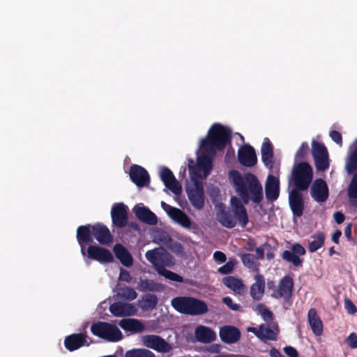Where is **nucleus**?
Listing matches in <instances>:
<instances>
[{
	"label": "nucleus",
	"mask_w": 357,
	"mask_h": 357,
	"mask_svg": "<svg viewBox=\"0 0 357 357\" xmlns=\"http://www.w3.org/2000/svg\"><path fill=\"white\" fill-rule=\"evenodd\" d=\"M232 212L236 221L242 227H245L249 221L246 208L241 199L232 196L230 199Z\"/></svg>",
	"instance_id": "14"
},
{
	"label": "nucleus",
	"mask_w": 357,
	"mask_h": 357,
	"mask_svg": "<svg viewBox=\"0 0 357 357\" xmlns=\"http://www.w3.org/2000/svg\"><path fill=\"white\" fill-rule=\"evenodd\" d=\"M261 160L264 165L270 169L273 167V153H261Z\"/></svg>",
	"instance_id": "48"
},
{
	"label": "nucleus",
	"mask_w": 357,
	"mask_h": 357,
	"mask_svg": "<svg viewBox=\"0 0 357 357\" xmlns=\"http://www.w3.org/2000/svg\"><path fill=\"white\" fill-rule=\"evenodd\" d=\"M161 207L170 218H172L173 216V214H174L176 211H177V210L178 209V208L167 204L165 202H161Z\"/></svg>",
	"instance_id": "56"
},
{
	"label": "nucleus",
	"mask_w": 357,
	"mask_h": 357,
	"mask_svg": "<svg viewBox=\"0 0 357 357\" xmlns=\"http://www.w3.org/2000/svg\"><path fill=\"white\" fill-rule=\"evenodd\" d=\"M171 218L184 228L190 229L191 227V219L184 211L179 208L174 214H173V216Z\"/></svg>",
	"instance_id": "37"
},
{
	"label": "nucleus",
	"mask_w": 357,
	"mask_h": 357,
	"mask_svg": "<svg viewBox=\"0 0 357 357\" xmlns=\"http://www.w3.org/2000/svg\"><path fill=\"white\" fill-rule=\"evenodd\" d=\"M188 198L192 206L197 210H202L204 206V190L203 183L199 180L194 181V187L186 189Z\"/></svg>",
	"instance_id": "7"
},
{
	"label": "nucleus",
	"mask_w": 357,
	"mask_h": 357,
	"mask_svg": "<svg viewBox=\"0 0 357 357\" xmlns=\"http://www.w3.org/2000/svg\"><path fill=\"white\" fill-rule=\"evenodd\" d=\"M266 197L268 201L276 200L280 194V182L278 178L269 175L265 185Z\"/></svg>",
	"instance_id": "25"
},
{
	"label": "nucleus",
	"mask_w": 357,
	"mask_h": 357,
	"mask_svg": "<svg viewBox=\"0 0 357 357\" xmlns=\"http://www.w3.org/2000/svg\"><path fill=\"white\" fill-rule=\"evenodd\" d=\"M329 136L339 146L341 147L342 146V137L339 131L331 130L329 132Z\"/></svg>",
	"instance_id": "50"
},
{
	"label": "nucleus",
	"mask_w": 357,
	"mask_h": 357,
	"mask_svg": "<svg viewBox=\"0 0 357 357\" xmlns=\"http://www.w3.org/2000/svg\"><path fill=\"white\" fill-rule=\"evenodd\" d=\"M234 264L232 261H227L223 266H220L218 268V272L220 273L224 274V275L229 274V273H231V271L234 269Z\"/></svg>",
	"instance_id": "51"
},
{
	"label": "nucleus",
	"mask_w": 357,
	"mask_h": 357,
	"mask_svg": "<svg viewBox=\"0 0 357 357\" xmlns=\"http://www.w3.org/2000/svg\"><path fill=\"white\" fill-rule=\"evenodd\" d=\"M119 325L123 330L132 333H141L144 329L142 321L135 319H123L120 321Z\"/></svg>",
	"instance_id": "32"
},
{
	"label": "nucleus",
	"mask_w": 357,
	"mask_h": 357,
	"mask_svg": "<svg viewBox=\"0 0 357 357\" xmlns=\"http://www.w3.org/2000/svg\"><path fill=\"white\" fill-rule=\"evenodd\" d=\"M345 169L349 174H351L357 170V139L354 141V149L347 159Z\"/></svg>",
	"instance_id": "33"
},
{
	"label": "nucleus",
	"mask_w": 357,
	"mask_h": 357,
	"mask_svg": "<svg viewBox=\"0 0 357 357\" xmlns=\"http://www.w3.org/2000/svg\"><path fill=\"white\" fill-rule=\"evenodd\" d=\"M271 249V245L268 243H264L262 246L257 248L255 249V252L257 256L255 257L257 260H262L264 258V249Z\"/></svg>",
	"instance_id": "49"
},
{
	"label": "nucleus",
	"mask_w": 357,
	"mask_h": 357,
	"mask_svg": "<svg viewBox=\"0 0 357 357\" xmlns=\"http://www.w3.org/2000/svg\"><path fill=\"white\" fill-rule=\"evenodd\" d=\"M128 208L123 203H115L111 209L112 224L118 228H123L128 224Z\"/></svg>",
	"instance_id": "8"
},
{
	"label": "nucleus",
	"mask_w": 357,
	"mask_h": 357,
	"mask_svg": "<svg viewBox=\"0 0 357 357\" xmlns=\"http://www.w3.org/2000/svg\"><path fill=\"white\" fill-rule=\"evenodd\" d=\"M158 297L155 294H146L143 298L142 307L144 310H153L158 304Z\"/></svg>",
	"instance_id": "43"
},
{
	"label": "nucleus",
	"mask_w": 357,
	"mask_h": 357,
	"mask_svg": "<svg viewBox=\"0 0 357 357\" xmlns=\"http://www.w3.org/2000/svg\"><path fill=\"white\" fill-rule=\"evenodd\" d=\"M222 282L227 287L238 294H242L246 290L245 285L243 284V281L234 276L225 277L223 278Z\"/></svg>",
	"instance_id": "30"
},
{
	"label": "nucleus",
	"mask_w": 357,
	"mask_h": 357,
	"mask_svg": "<svg viewBox=\"0 0 357 357\" xmlns=\"http://www.w3.org/2000/svg\"><path fill=\"white\" fill-rule=\"evenodd\" d=\"M231 130L220 123H214L208 130V137L201 142V147L208 150H223L231 141Z\"/></svg>",
	"instance_id": "2"
},
{
	"label": "nucleus",
	"mask_w": 357,
	"mask_h": 357,
	"mask_svg": "<svg viewBox=\"0 0 357 357\" xmlns=\"http://www.w3.org/2000/svg\"><path fill=\"white\" fill-rule=\"evenodd\" d=\"M344 307L350 314H354L357 312L356 305L349 298L344 300Z\"/></svg>",
	"instance_id": "54"
},
{
	"label": "nucleus",
	"mask_w": 357,
	"mask_h": 357,
	"mask_svg": "<svg viewBox=\"0 0 357 357\" xmlns=\"http://www.w3.org/2000/svg\"><path fill=\"white\" fill-rule=\"evenodd\" d=\"M158 273L160 275L164 276L165 278L170 280L172 281L182 282L183 279V277L171 271H169L166 268H160Z\"/></svg>",
	"instance_id": "45"
},
{
	"label": "nucleus",
	"mask_w": 357,
	"mask_h": 357,
	"mask_svg": "<svg viewBox=\"0 0 357 357\" xmlns=\"http://www.w3.org/2000/svg\"><path fill=\"white\" fill-rule=\"evenodd\" d=\"M261 317L266 321H271L273 319V313L272 312L266 308L261 314Z\"/></svg>",
	"instance_id": "62"
},
{
	"label": "nucleus",
	"mask_w": 357,
	"mask_h": 357,
	"mask_svg": "<svg viewBox=\"0 0 357 357\" xmlns=\"http://www.w3.org/2000/svg\"><path fill=\"white\" fill-rule=\"evenodd\" d=\"M90 329L93 335L108 342H118L123 337L120 329L116 326L108 322L98 321L93 323Z\"/></svg>",
	"instance_id": "5"
},
{
	"label": "nucleus",
	"mask_w": 357,
	"mask_h": 357,
	"mask_svg": "<svg viewBox=\"0 0 357 357\" xmlns=\"http://www.w3.org/2000/svg\"><path fill=\"white\" fill-rule=\"evenodd\" d=\"M217 220L227 228H234L236 225V220L233 217L230 211L224 208L219 209L217 213Z\"/></svg>",
	"instance_id": "31"
},
{
	"label": "nucleus",
	"mask_w": 357,
	"mask_h": 357,
	"mask_svg": "<svg viewBox=\"0 0 357 357\" xmlns=\"http://www.w3.org/2000/svg\"><path fill=\"white\" fill-rule=\"evenodd\" d=\"M312 154L313 158H315L328 155V153L326 146L323 143L313 140L312 143Z\"/></svg>",
	"instance_id": "40"
},
{
	"label": "nucleus",
	"mask_w": 357,
	"mask_h": 357,
	"mask_svg": "<svg viewBox=\"0 0 357 357\" xmlns=\"http://www.w3.org/2000/svg\"><path fill=\"white\" fill-rule=\"evenodd\" d=\"M198 166L205 172L210 171L212 168V160L207 155H202L198 158Z\"/></svg>",
	"instance_id": "46"
},
{
	"label": "nucleus",
	"mask_w": 357,
	"mask_h": 357,
	"mask_svg": "<svg viewBox=\"0 0 357 357\" xmlns=\"http://www.w3.org/2000/svg\"><path fill=\"white\" fill-rule=\"evenodd\" d=\"M195 337L197 340L203 343H211L215 340V333L210 328L199 326L196 328Z\"/></svg>",
	"instance_id": "28"
},
{
	"label": "nucleus",
	"mask_w": 357,
	"mask_h": 357,
	"mask_svg": "<svg viewBox=\"0 0 357 357\" xmlns=\"http://www.w3.org/2000/svg\"><path fill=\"white\" fill-rule=\"evenodd\" d=\"M131 279L132 277L128 271L123 269L121 270L119 275L120 280L130 282L131 281Z\"/></svg>",
	"instance_id": "59"
},
{
	"label": "nucleus",
	"mask_w": 357,
	"mask_h": 357,
	"mask_svg": "<svg viewBox=\"0 0 357 357\" xmlns=\"http://www.w3.org/2000/svg\"><path fill=\"white\" fill-rule=\"evenodd\" d=\"M171 303L177 312L187 315H203L208 311V305L204 301L191 296L174 298Z\"/></svg>",
	"instance_id": "3"
},
{
	"label": "nucleus",
	"mask_w": 357,
	"mask_h": 357,
	"mask_svg": "<svg viewBox=\"0 0 357 357\" xmlns=\"http://www.w3.org/2000/svg\"><path fill=\"white\" fill-rule=\"evenodd\" d=\"M137 289L140 291H159L161 289V284L152 280H140L137 284Z\"/></svg>",
	"instance_id": "36"
},
{
	"label": "nucleus",
	"mask_w": 357,
	"mask_h": 357,
	"mask_svg": "<svg viewBox=\"0 0 357 357\" xmlns=\"http://www.w3.org/2000/svg\"><path fill=\"white\" fill-rule=\"evenodd\" d=\"M145 257L157 272H159L160 268H165L166 266L171 267L175 264L172 255L166 251H159L157 249L148 250Z\"/></svg>",
	"instance_id": "6"
},
{
	"label": "nucleus",
	"mask_w": 357,
	"mask_h": 357,
	"mask_svg": "<svg viewBox=\"0 0 357 357\" xmlns=\"http://www.w3.org/2000/svg\"><path fill=\"white\" fill-rule=\"evenodd\" d=\"M293 288V278L289 275H286L280 280L278 290L275 291V292H272L271 296L276 299L282 298L284 300L288 301L292 296Z\"/></svg>",
	"instance_id": "9"
},
{
	"label": "nucleus",
	"mask_w": 357,
	"mask_h": 357,
	"mask_svg": "<svg viewBox=\"0 0 357 357\" xmlns=\"http://www.w3.org/2000/svg\"><path fill=\"white\" fill-rule=\"evenodd\" d=\"M129 174L132 182L139 188L147 186L150 183V176L148 172L139 165H132L130 168Z\"/></svg>",
	"instance_id": "16"
},
{
	"label": "nucleus",
	"mask_w": 357,
	"mask_h": 357,
	"mask_svg": "<svg viewBox=\"0 0 357 357\" xmlns=\"http://www.w3.org/2000/svg\"><path fill=\"white\" fill-rule=\"evenodd\" d=\"M310 195L317 202L322 203L326 202L329 196L326 182L322 178L315 179L310 188Z\"/></svg>",
	"instance_id": "11"
},
{
	"label": "nucleus",
	"mask_w": 357,
	"mask_h": 357,
	"mask_svg": "<svg viewBox=\"0 0 357 357\" xmlns=\"http://www.w3.org/2000/svg\"><path fill=\"white\" fill-rule=\"evenodd\" d=\"M109 311L115 317H123L134 315L137 309L131 303L115 302L110 305Z\"/></svg>",
	"instance_id": "22"
},
{
	"label": "nucleus",
	"mask_w": 357,
	"mask_h": 357,
	"mask_svg": "<svg viewBox=\"0 0 357 357\" xmlns=\"http://www.w3.org/2000/svg\"><path fill=\"white\" fill-rule=\"evenodd\" d=\"M308 150V144L306 142H303L295 154V161H300L305 159Z\"/></svg>",
	"instance_id": "47"
},
{
	"label": "nucleus",
	"mask_w": 357,
	"mask_h": 357,
	"mask_svg": "<svg viewBox=\"0 0 357 357\" xmlns=\"http://www.w3.org/2000/svg\"><path fill=\"white\" fill-rule=\"evenodd\" d=\"M125 357H155L154 354L146 349H134L127 351Z\"/></svg>",
	"instance_id": "41"
},
{
	"label": "nucleus",
	"mask_w": 357,
	"mask_h": 357,
	"mask_svg": "<svg viewBox=\"0 0 357 357\" xmlns=\"http://www.w3.org/2000/svg\"><path fill=\"white\" fill-rule=\"evenodd\" d=\"M333 218L337 224H342L345 219L344 215L340 211H336L333 214Z\"/></svg>",
	"instance_id": "61"
},
{
	"label": "nucleus",
	"mask_w": 357,
	"mask_h": 357,
	"mask_svg": "<svg viewBox=\"0 0 357 357\" xmlns=\"http://www.w3.org/2000/svg\"><path fill=\"white\" fill-rule=\"evenodd\" d=\"M238 162L245 167H251L257 162V158L255 149L250 144L241 146L238 151Z\"/></svg>",
	"instance_id": "15"
},
{
	"label": "nucleus",
	"mask_w": 357,
	"mask_h": 357,
	"mask_svg": "<svg viewBox=\"0 0 357 357\" xmlns=\"http://www.w3.org/2000/svg\"><path fill=\"white\" fill-rule=\"evenodd\" d=\"M305 254V248L299 243H295L292 245L291 251L284 250L282 254L284 260L291 263L294 266H302L303 260L299 256Z\"/></svg>",
	"instance_id": "20"
},
{
	"label": "nucleus",
	"mask_w": 357,
	"mask_h": 357,
	"mask_svg": "<svg viewBox=\"0 0 357 357\" xmlns=\"http://www.w3.org/2000/svg\"><path fill=\"white\" fill-rule=\"evenodd\" d=\"M255 282L251 285L250 294L255 301H260L265 291V278L263 275L257 273L255 277Z\"/></svg>",
	"instance_id": "26"
},
{
	"label": "nucleus",
	"mask_w": 357,
	"mask_h": 357,
	"mask_svg": "<svg viewBox=\"0 0 357 357\" xmlns=\"http://www.w3.org/2000/svg\"><path fill=\"white\" fill-rule=\"evenodd\" d=\"M301 190L292 189L289 193V204L294 216L301 217L305 209V203Z\"/></svg>",
	"instance_id": "12"
},
{
	"label": "nucleus",
	"mask_w": 357,
	"mask_h": 357,
	"mask_svg": "<svg viewBox=\"0 0 357 357\" xmlns=\"http://www.w3.org/2000/svg\"><path fill=\"white\" fill-rule=\"evenodd\" d=\"M160 176L167 188L175 195H179L181 193V185L177 181L172 172L169 168L166 167H162L161 169Z\"/></svg>",
	"instance_id": "19"
},
{
	"label": "nucleus",
	"mask_w": 357,
	"mask_h": 357,
	"mask_svg": "<svg viewBox=\"0 0 357 357\" xmlns=\"http://www.w3.org/2000/svg\"><path fill=\"white\" fill-rule=\"evenodd\" d=\"M213 258L215 261L223 263L226 261V255L221 251H215L213 254Z\"/></svg>",
	"instance_id": "60"
},
{
	"label": "nucleus",
	"mask_w": 357,
	"mask_h": 357,
	"mask_svg": "<svg viewBox=\"0 0 357 357\" xmlns=\"http://www.w3.org/2000/svg\"><path fill=\"white\" fill-rule=\"evenodd\" d=\"M345 342L351 349H357V335L351 333L345 340Z\"/></svg>",
	"instance_id": "52"
},
{
	"label": "nucleus",
	"mask_w": 357,
	"mask_h": 357,
	"mask_svg": "<svg viewBox=\"0 0 357 357\" xmlns=\"http://www.w3.org/2000/svg\"><path fill=\"white\" fill-rule=\"evenodd\" d=\"M220 337L227 344L237 342L241 338V331L238 328L232 326H225L220 329Z\"/></svg>",
	"instance_id": "24"
},
{
	"label": "nucleus",
	"mask_w": 357,
	"mask_h": 357,
	"mask_svg": "<svg viewBox=\"0 0 357 357\" xmlns=\"http://www.w3.org/2000/svg\"><path fill=\"white\" fill-rule=\"evenodd\" d=\"M133 211L138 220L149 225H155L158 223V218L149 208L144 206L136 205Z\"/></svg>",
	"instance_id": "23"
},
{
	"label": "nucleus",
	"mask_w": 357,
	"mask_h": 357,
	"mask_svg": "<svg viewBox=\"0 0 357 357\" xmlns=\"http://www.w3.org/2000/svg\"><path fill=\"white\" fill-rule=\"evenodd\" d=\"M118 295L121 298L128 300V301H133L137 296V294L135 291V290L134 289L128 287L119 288L118 289Z\"/></svg>",
	"instance_id": "42"
},
{
	"label": "nucleus",
	"mask_w": 357,
	"mask_h": 357,
	"mask_svg": "<svg viewBox=\"0 0 357 357\" xmlns=\"http://www.w3.org/2000/svg\"><path fill=\"white\" fill-rule=\"evenodd\" d=\"M222 302L232 310L236 311L238 310L240 308V305L238 304L234 303L232 299L229 296L223 298Z\"/></svg>",
	"instance_id": "57"
},
{
	"label": "nucleus",
	"mask_w": 357,
	"mask_h": 357,
	"mask_svg": "<svg viewBox=\"0 0 357 357\" xmlns=\"http://www.w3.org/2000/svg\"><path fill=\"white\" fill-rule=\"evenodd\" d=\"M93 238L101 245H110L113 242V236L109 229L103 224L96 223L92 225Z\"/></svg>",
	"instance_id": "21"
},
{
	"label": "nucleus",
	"mask_w": 357,
	"mask_h": 357,
	"mask_svg": "<svg viewBox=\"0 0 357 357\" xmlns=\"http://www.w3.org/2000/svg\"><path fill=\"white\" fill-rule=\"evenodd\" d=\"M114 252L116 257L125 266L129 267L133 264V258L126 248L120 243L114 246Z\"/></svg>",
	"instance_id": "29"
},
{
	"label": "nucleus",
	"mask_w": 357,
	"mask_h": 357,
	"mask_svg": "<svg viewBox=\"0 0 357 357\" xmlns=\"http://www.w3.org/2000/svg\"><path fill=\"white\" fill-rule=\"evenodd\" d=\"M86 252L91 259L101 264L111 263L114 261L112 252L107 248L98 245H89Z\"/></svg>",
	"instance_id": "10"
},
{
	"label": "nucleus",
	"mask_w": 357,
	"mask_h": 357,
	"mask_svg": "<svg viewBox=\"0 0 357 357\" xmlns=\"http://www.w3.org/2000/svg\"><path fill=\"white\" fill-rule=\"evenodd\" d=\"M144 344L158 352L167 353L172 349V347L162 337L155 335H147L143 337Z\"/></svg>",
	"instance_id": "13"
},
{
	"label": "nucleus",
	"mask_w": 357,
	"mask_h": 357,
	"mask_svg": "<svg viewBox=\"0 0 357 357\" xmlns=\"http://www.w3.org/2000/svg\"><path fill=\"white\" fill-rule=\"evenodd\" d=\"M161 207L170 218H172L173 216V214H174L176 211H177V210L178 209V208L167 204L165 202H161Z\"/></svg>",
	"instance_id": "55"
},
{
	"label": "nucleus",
	"mask_w": 357,
	"mask_h": 357,
	"mask_svg": "<svg viewBox=\"0 0 357 357\" xmlns=\"http://www.w3.org/2000/svg\"><path fill=\"white\" fill-rule=\"evenodd\" d=\"M238 256L241 257L245 267L251 269L252 271L259 272L260 264L255 255L250 253H243L239 254Z\"/></svg>",
	"instance_id": "34"
},
{
	"label": "nucleus",
	"mask_w": 357,
	"mask_h": 357,
	"mask_svg": "<svg viewBox=\"0 0 357 357\" xmlns=\"http://www.w3.org/2000/svg\"><path fill=\"white\" fill-rule=\"evenodd\" d=\"M77 240L80 246L82 255L85 256L86 245L93 241L92 225L89 224L79 226L77 229Z\"/></svg>",
	"instance_id": "18"
},
{
	"label": "nucleus",
	"mask_w": 357,
	"mask_h": 357,
	"mask_svg": "<svg viewBox=\"0 0 357 357\" xmlns=\"http://www.w3.org/2000/svg\"><path fill=\"white\" fill-rule=\"evenodd\" d=\"M261 153H273V146L268 138H265L262 144Z\"/></svg>",
	"instance_id": "53"
},
{
	"label": "nucleus",
	"mask_w": 357,
	"mask_h": 357,
	"mask_svg": "<svg viewBox=\"0 0 357 357\" xmlns=\"http://www.w3.org/2000/svg\"><path fill=\"white\" fill-rule=\"evenodd\" d=\"M351 227H352V224L349 223L347 225V227L344 229V235H345L346 238L348 239V241L352 240Z\"/></svg>",
	"instance_id": "63"
},
{
	"label": "nucleus",
	"mask_w": 357,
	"mask_h": 357,
	"mask_svg": "<svg viewBox=\"0 0 357 357\" xmlns=\"http://www.w3.org/2000/svg\"><path fill=\"white\" fill-rule=\"evenodd\" d=\"M314 165L317 171H326L329 167L328 154L314 158Z\"/></svg>",
	"instance_id": "44"
},
{
	"label": "nucleus",
	"mask_w": 357,
	"mask_h": 357,
	"mask_svg": "<svg viewBox=\"0 0 357 357\" xmlns=\"http://www.w3.org/2000/svg\"><path fill=\"white\" fill-rule=\"evenodd\" d=\"M237 195L245 204L250 201L259 204L264 199L262 185L257 176L250 172L241 174L237 170L229 172Z\"/></svg>",
	"instance_id": "1"
},
{
	"label": "nucleus",
	"mask_w": 357,
	"mask_h": 357,
	"mask_svg": "<svg viewBox=\"0 0 357 357\" xmlns=\"http://www.w3.org/2000/svg\"><path fill=\"white\" fill-rule=\"evenodd\" d=\"M261 335L260 336V340H277L278 335L279 333V330L278 326L275 328V330H272L268 326H266L264 324H261Z\"/></svg>",
	"instance_id": "39"
},
{
	"label": "nucleus",
	"mask_w": 357,
	"mask_h": 357,
	"mask_svg": "<svg viewBox=\"0 0 357 357\" xmlns=\"http://www.w3.org/2000/svg\"><path fill=\"white\" fill-rule=\"evenodd\" d=\"M347 194L350 204L357 207V173L354 175L348 186Z\"/></svg>",
	"instance_id": "38"
},
{
	"label": "nucleus",
	"mask_w": 357,
	"mask_h": 357,
	"mask_svg": "<svg viewBox=\"0 0 357 357\" xmlns=\"http://www.w3.org/2000/svg\"><path fill=\"white\" fill-rule=\"evenodd\" d=\"M312 178L313 170L311 165L308 162H301L294 165L289 183L291 184L292 181L294 188L305 191L308 189Z\"/></svg>",
	"instance_id": "4"
},
{
	"label": "nucleus",
	"mask_w": 357,
	"mask_h": 357,
	"mask_svg": "<svg viewBox=\"0 0 357 357\" xmlns=\"http://www.w3.org/2000/svg\"><path fill=\"white\" fill-rule=\"evenodd\" d=\"M269 354H270V356L271 357H284V356H282L280 352L277 349H275V347H273L271 349L270 351H269Z\"/></svg>",
	"instance_id": "64"
},
{
	"label": "nucleus",
	"mask_w": 357,
	"mask_h": 357,
	"mask_svg": "<svg viewBox=\"0 0 357 357\" xmlns=\"http://www.w3.org/2000/svg\"><path fill=\"white\" fill-rule=\"evenodd\" d=\"M87 336L83 333H73L67 337L64 340V346L69 351H73L83 347L84 345L89 346L93 342H86Z\"/></svg>",
	"instance_id": "17"
},
{
	"label": "nucleus",
	"mask_w": 357,
	"mask_h": 357,
	"mask_svg": "<svg viewBox=\"0 0 357 357\" xmlns=\"http://www.w3.org/2000/svg\"><path fill=\"white\" fill-rule=\"evenodd\" d=\"M285 354L289 357H298V353L297 350L291 346H286L283 349Z\"/></svg>",
	"instance_id": "58"
},
{
	"label": "nucleus",
	"mask_w": 357,
	"mask_h": 357,
	"mask_svg": "<svg viewBox=\"0 0 357 357\" xmlns=\"http://www.w3.org/2000/svg\"><path fill=\"white\" fill-rule=\"evenodd\" d=\"M311 239L308 244V250L310 252H314L323 246L325 241V235L324 232L319 231L311 236Z\"/></svg>",
	"instance_id": "35"
},
{
	"label": "nucleus",
	"mask_w": 357,
	"mask_h": 357,
	"mask_svg": "<svg viewBox=\"0 0 357 357\" xmlns=\"http://www.w3.org/2000/svg\"><path fill=\"white\" fill-rule=\"evenodd\" d=\"M307 321L313 333L316 336H321L323 333L324 325L315 308H310L309 310Z\"/></svg>",
	"instance_id": "27"
}]
</instances>
